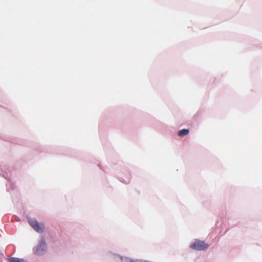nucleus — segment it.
I'll return each instance as SVG.
<instances>
[{
    "label": "nucleus",
    "mask_w": 262,
    "mask_h": 262,
    "mask_svg": "<svg viewBox=\"0 0 262 262\" xmlns=\"http://www.w3.org/2000/svg\"><path fill=\"white\" fill-rule=\"evenodd\" d=\"M190 247L192 249L196 250H205L208 248V245L205 242L196 240L193 243L191 244Z\"/></svg>",
    "instance_id": "obj_1"
},
{
    "label": "nucleus",
    "mask_w": 262,
    "mask_h": 262,
    "mask_svg": "<svg viewBox=\"0 0 262 262\" xmlns=\"http://www.w3.org/2000/svg\"><path fill=\"white\" fill-rule=\"evenodd\" d=\"M46 249L47 245L45 240L43 238H42L39 242V245L36 247L34 250V253L37 255H42L44 253Z\"/></svg>",
    "instance_id": "obj_2"
},
{
    "label": "nucleus",
    "mask_w": 262,
    "mask_h": 262,
    "mask_svg": "<svg viewBox=\"0 0 262 262\" xmlns=\"http://www.w3.org/2000/svg\"><path fill=\"white\" fill-rule=\"evenodd\" d=\"M29 223L34 230L38 232H42L44 230V226L39 225L35 219H30Z\"/></svg>",
    "instance_id": "obj_3"
},
{
    "label": "nucleus",
    "mask_w": 262,
    "mask_h": 262,
    "mask_svg": "<svg viewBox=\"0 0 262 262\" xmlns=\"http://www.w3.org/2000/svg\"><path fill=\"white\" fill-rule=\"evenodd\" d=\"M189 130L188 129H183L180 130L178 133V136L180 137H184L188 134Z\"/></svg>",
    "instance_id": "obj_4"
},
{
    "label": "nucleus",
    "mask_w": 262,
    "mask_h": 262,
    "mask_svg": "<svg viewBox=\"0 0 262 262\" xmlns=\"http://www.w3.org/2000/svg\"><path fill=\"white\" fill-rule=\"evenodd\" d=\"M9 262H25L24 259L17 257H11L8 259Z\"/></svg>",
    "instance_id": "obj_5"
}]
</instances>
